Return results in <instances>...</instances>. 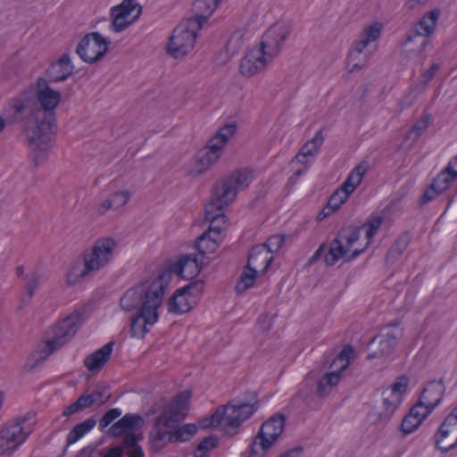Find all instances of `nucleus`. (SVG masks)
Returning a JSON list of instances; mask_svg holds the SVG:
<instances>
[{
  "instance_id": "obj_1",
  "label": "nucleus",
  "mask_w": 457,
  "mask_h": 457,
  "mask_svg": "<svg viewBox=\"0 0 457 457\" xmlns=\"http://www.w3.org/2000/svg\"><path fill=\"white\" fill-rule=\"evenodd\" d=\"M60 101V93L45 78L37 79L36 96L25 92L12 99L14 120L28 119L25 133L34 168L48 158L57 128L54 109Z\"/></svg>"
},
{
  "instance_id": "obj_2",
  "label": "nucleus",
  "mask_w": 457,
  "mask_h": 457,
  "mask_svg": "<svg viewBox=\"0 0 457 457\" xmlns=\"http://www.w3.org/2000/svg\"><path fill=\"white\" fill-rule=\"evenodd\" d=\"M293 30L292 22L283 21L274 23L263 34L259 47L251 49L242 59L240 72L252 77L264 69L267 62L277 56Z\"/></svg>"
},
{
  "instance_id": "obj_3",
  "label": "nucleus",
  "mask_w": 457,
  "mask_h": 457,
  "mask_svg": "<svg viewBox=\"0 0 457 457\" xmlns=\"http://www.w3.org/2000/svg\"><path fill=\"white\" fill-rule=\"evenodd\" d=\"M260 406L258 394L254 391H246L227 404L219 406L209 418L202 421V427L214 428L224 422V433L229 436L236 435L238 428L251 418Z\"/></svg>"
},
{
  "instance_id": "obj_4",
  "label": "nucleus",
  "mask_w": 457,
  "mask_h": 457,
  "mask_svg": "<svg viewBox=\"0 0 457 457\" xmlns=\"http://www.w3.org/2000/svg\"><path fill=\"white\" fill-rule=\"evenodd\" d=\"M191 392L186 390L177 395L155 418L154 424L149 433L151 448L154 452L162 450L170 441V429L186 418L188 411V401Z\"/></svg>"
},
{
  "instance_id": "obj_5",
  "label": "nucleus",
  "mask_w": 457,
  "mask_h": 457,
  "mask_svg": "<svg viewBox=\"0 0 457 457\" xmlns=\"http://www.w3.org/2000/svg\"><path fill=\"white\" fill-rule=\"evenodd\" d=\"M168 285V273L160 272L149 286L138 284L127 290L120 300V305L126 312L158 309Z\"/></svg>"
},
{
  "instance_id": "obj_6",
  "label": "nucleus",
  "mask_w": 457,
  "mask_h": 457,
  "mask_svg": "<svg viewBox=\"0 0 457 457\" xmlns=\"http://www.w3.org/2000/svg\"><path fill=\"white\" fill-rule=\"evenodd\" d=\"M116 242L112 237L97 239L92 246L91 253L84 254V269L78 274L77 268L68 275L69 284H74L79 278H84L92 271L98 270L107 265L113 256Z\"/></svg>"
},
{
  "instance_id": "obj_7",
  "label": "nucleus",
  "mask_w": 457,
  "mask_h": 457,
  "mask_svg": "<svg viewBox=\"0 0 457 457\" xmlns=\"http://www.w3.org/2000/svg\"><path fill=\"white\" fill-rule=\"evenodd\" d=\"M441 12L436 8L426 12L405 34L401 45L409 47V50L416 54H420L429 43V36L436 28Z\"/></svg>"
},
{
  "instance_id": "obj_8",
  "label": "nucleus",
  "mask_w": 457,
  "mask_h": 457,
  "mask_svg": "<svg viewBox=\"0 0 457 457\" xmlns=\"http://www.w3.org/2000/svg\"><path fill=\"white\" fill-rule=\"evenodd\" d=\"M286 416L278 412L261 426L260 431L250 445L248 457H264L267 451L283 432Z\"/></svg>"
},
{
  "instance_id": "obj_9",
  "label": "nucleus",
  "mask_w": 457,
  "mask_h": 457,
  "mask_svg": "<svg viewBox=\"0 0 457 457\" xmlns=\"http://www.w3.org/2000/svg\"><path fill=\"white\" fill-rule=\"evenodd\" d=\"M198 22L188 18L175 27L167 46V51L170 55L180 58L193 50L197 32L202 29Z\"/></svg>"
},
{
  "instance_id": "obj_10",
  "label": "nucleus",
  "mask_w": 457,
  "mask_h": 457,
  "mask_svg": "<svg viewBox=\"0 0 457 457\" xmlns=\"http://www.w3.org/2000/svg\"><path fill=\"white\" fill-rule=\"evenodd\" d=\"M237 195V192L227 178L217 182L212 187L211 201L205 206L204 218L225 223L224 209L235 200Z\"/></svg>"
},
{
  "instance_id": "obj_11",
  "label": "nucleus",
  "mask_w": 457,
  "mask_h": 457,
  "mask_svg": "<svg viewBox=\"0 0 457 457\" xmlns=\"http://www.w3.org/2000/svg\"><path fill=\"white\" fill-rule=\"evenodd\" d=\"M83 321L84 312L82 311H75L52 328L48 331L52 337L46 341L47 347L46 356L69 342L76 335Z\"/></svg>"
},
{
  "instance_id": "obj_12",
  "label": "nucleus",
  "mask_w": 457,
  "mask_h": 457,
  "mask_svg": "<svg viewBox=\"0 0 457 457\" xmlns=\"http://www.w3.org/2000/svg\"><path fill=\"white\" fill-rule=\"evenodd\" d=\"M203 291L204 281L201 279L191 281L185 287L178 288L168 300V312L174 314L189 312Z\"/></svg>"
},
{
  "instance_id": "obj_13",
  "label": "nucleus",
  "mask_w": 457,
  "mask_h": 457,
  "mask_svg": "<svg viewBox=\"0 0 457 457\" xmlns=\"http://www.w3.org/2000/svg\"><path fill=\"white\" fill-rule=\"evenodd\" d=\"M111 40L99 32H91L79 42L76 53L86 62L95 63L108 52Z\"/></svg>"
},
{
  "instance_id": "obj_14",
  "label": "nucleus",
  "mask_w": 457,
  "mask_h": 457,
  "mask_svg": "<svg viewBox=\"0 0 457 457\" xmlns=\"http://www.w3.org/2000/svg\"><path fill=\"white\" fill-rule=\"evenodd\" d=\"M433 438L435 448L442 453L457 447V405L443 420Z\"/></svg>"
},
{
  "instance_id": "obj_15",
  "label": "nucleus",
  "mask_w": 457,
  "mask_h": 457,
  "mask_svg": "<svg viewBox=\"0 0 457 457\" xmlns=\"http://www.w3.org/2000/svg\"><path fill=\"white\" fill-rule=\"evenodd\" d=\"M402 336L403 329L400 328V322L390 323L386 326L372 338L371 344L378 345V350L369 353L367 360L371 361L390 355L397 345V340Z\"/></svg>"
},
{
  "instance_id": "obj_16",
  "label": "nucleus",
  "mask_w": 457,
  "mask_h": 457,
  "mask_svg": "<svg viewBox=\"0 0 457 457\" xmlns=\"http://www.w3.org/2000/svg\"><path fill=\"white\" fill-rule=\"evenodd\" d=\"M203 268V262L198 259L196 254L188 253L181 255L175 262L170 263L167 269L161 272H167L169 281L171 274H176L181 278L188 279L196 276Z\"/></svg>"
},
{
  "instance_id": "obj_17",
  "label": "nucleus",
  "mask_w": 457,
  "mask_h": 457,
  "mask_svg": "<svg viewBox=\"0 0 457 457\" xmlns=\"http://www.w3.org/2000/svg\"><path fill=\"white\" fill-rule=\"evenodd\" d=\"M205 220L210 222L209 228L195 239V247L202 256L215 252L221 241V232L223 230L220 226L222 221L214 222L212 219Z\"/></svg>"
},
{
  "instance_id": "obj_18",
  "label": "nucleus",
  "mask_w": 457,
  "mask_h": 457,
  "mask_svg": "<svg viewBox=\"0 0 457 457\" xmlns=\"http://www.w3.org/2000/svg\"><path fill=\"white\" fill-rule=\"evenodd\" d=\"M341 238H343V235L339 233L330 243L329 250L324 258L326 265L328 267L335 265L340 259H343L345 262H350L364 252V249H356L348 253L347 247L343 245Z\"/></svg>"
},
{
  "instance_id": "obj_19",
  "label": "nucleus",
  "mask_w": 457,
  "mask_h": 457,
  "mask_svg": "<svg viewBox=\"0 0 457 457\" xmlns=\"http://www.w3.org/2000/svg\"><path fill=\"white\" fill-rule=\"evenodd\" d=\"M74 71V65L69 54H62V56L50 64L46 71V80L50 83H57L66 80Z\"/></svg>"
},
{
  "instance_id": "obj_20",
  "label": "nucleus",
  "mask_w": 457,
  "mask_h": 457,
  "mask_svg": "<svg viewBox=\"0 0 457 457\" xmlns=\"http://www.w3.org/2000/svg\"><path fill=\"white\" fill-rule=\"evenodd\" d=\"M145 424V420L139 414H125L117 422L113 423L108 434L113 437H120L131 432H136Z\"/></svg>"
},
{
  "instance_id": "obj_21",
  "label": "nucleus",
  "mask_w": 457,
  "mask_h": 457,
  "mask_svg": "<svg viewBox=\"0 0 457 457\" xmlns=\"http://www.w3.org/2000/svg\"><path fill=\"white\" fill-rule=\"evenodd\" d=\"M445 391V387L443 378H440L439 380H432L422 390L419 401L426 405V409H428V412H432L433 410L441 403Z\"/></svg>"
},
{
  "instance_id": "obj_22",
  "label": "nucleus",
  "mask_w": 457,
  "mask_h": 457,
  "mask_svg": "<svg viewBox=\"0 0 457 457\" xmlns=\"http://www.w3.org/2000/svg\"><path fill=\"white\" fill-rule=\"evenodd\" d=\"M158 309L137 312L130 324V334L133 337L144 338L148 332L147 325H154L157 322L159 315Z\"/></svg>"
},
{
  "instance_id": "obj_23",
  "label": "nucleus",
  "mask_w": 457,
  "mask_h": 457,
  "mask_svg": "<svg viewBox=\"0 0 457 457\" xmlns=\"http://www.w3.org/2000/svg\"><path fill=\"white\" fill-rule=\"evenodd\" d=\"M113 345L114 342H109L85 358L84 365L90 372L96 373L103 369V367L111 358Z\"/></svg>"
},
{
  "instance_id": "obj_24",
  "label": "nucleus",
  "mask_w": 457,
  "mask_h": 457,
  "mask_svg": "<svg viewBox=\"0 0 457 457\" xmlns=\"http://www.w3.org/2000/svg\"><path fill=\"white\" fill-rule=\"evenodd\" d=\"M35 413L34 412H27L26 414L22 416H19L15 419V422L12 424L8 425L7 427L4 428L3 429H9V430H14L13 428H17V431H15V436L14 440L17 442V447L21 445L28 436L31 432V426L35 423Z\"/></svg>"
},
{
  "instance_id": "obj_25",
  "label": "nucleus",
  "mask_w": 457,
  "mask_h": 457,
  "mask_svg": "<svg viewBox=\"0 0 457 457\" xmlns=\"http://www.w3.org/2000/svg\"><path fill=\"white\" fill-rule=\"evenodd\" d=\"M222 150L220 145L209 140L206 146L198 151L196 154L197 165L200 166L198 174L204 172L210 165L216 162L220 157Z\"/></svg>"
},
{
  "instance_id": "obj_26",
  "label": "nucleus",
  "mask_w": 457,
  "mask_h": 457,
  "mask_svg": "<svg viewBox=\"0 0 457 457\" xmlns=\"http://www.w3.org/2000/svg\"><path fill=\"white\" fill-rule=\"evenodd\" d=\"M272 256L269 254L265 246L259 244L251 249L248 254L246 268L252 267L257 271L259 269L262 271H265L272 262Z\"/></svg>"
},
{
  "instance_id": "obj_27",
  "label": "nucleus",
  "mask_w": 457,
  "mask_h": 457,
  "mask_svg": "<svg viewBox=\"0 0 457 457\" xmlns=\"http://www.w3.org/2000/svg\"><path fill=\"white\" fill-rule=\"evenodd\" d=\"M324 142V137L322 134V130L319 129L315 136L309 141H307L302 147L300 152L295 155V157L292 160V162L297 161L301 163H307V161L304 159L308 156L316 155L322 144Z\"/></svg>"
},
{
  "instance_id": "obj_28",
  "label": "nucleus",
  "mask_w": 457,
  "mask_h": 457,
  "mask_svg": "<svg viewBox=\"0 0 457 457\" xmlns=\"http://www.w3.org/2000/svg\"><path fill=\"white\" fill-rule=\"evenodd\" d=\"M219 3L215 0H195L193 4L194 16L189 18L192 21H199L200 27L212 15Z\"/></svg>"
},
{
  "instance_id": "obj_29",
  "label": "nucleus",
  "mask_w": 457,
  "mask_h": 457,
  "mask_svg": "<svg viewBox=\"0 0 457 457\" xmlns=\"http://www.w3.org/2000/svg\"><path fill=\"white\" fill-rule=\"evenodd\" d=\"M411 234L401 235L391 245L386 255V263L392 265L403 254L411 242Z\"/></svg>"
},
{
  "instance_id": "obj_30",
  "label": "nucleus",
  "mask_w": 457,
  "mask_h": 457,
  "mask_svg": "<svg viewBox=\"0 0 457 457\" xmlns=\"http://www.w3.org/2000/svg\"><path fill=\"white\" fill-rule=\"evenodd\" d=\"M96 423L97 420L93 416L74 426L67 436V445L75 444L82 438L87 433L94 428Z\"/></svg>"
},
{
  "instance_id": "obj_31",
  "label": "nucleus",
  "mask_w": 457,
  "mask_h": 457,
  "mask_svg": "<svg viewBox=\"0 0 457 457\" xmlns=\"http://www.w3.org/2000/svg\"><path fill=\"white\" fill-rule=\"evenodd\" d=\"M354 353V349L351 345H345L340 353L333 360L330 368H335L332 372L338 374L339 379L342 373L348 368L349 361Z\"/></svg>"
},
{
  "instance_id": "obj_32",
  "label": "nucleus",
  "mask_w": 457,
  "mask_h": 457,
  "mask_svg": "<svg viewBox=\"0 0 457 457\" xmlns=\"http://www.w3.org/2000/svg\"><path fill=\"white\" fill-rule=\"evenodd\" d=\"M226 178L228 180H230V183L233 185L236 191L238 192L239 190L246 188L250 185L253 179V175L249 169L241 168L234 170Z\"/></svg>"
},
{
  "instance_id": "obj_33",
  "label": "nucleus",
  "mask_w": 457,
  "mask_h": 457,
  "mask_svg": "<svg viewBox=\"0 0 457 457\" xmlns=\"http://www.w3.org/2000/svg\"><path fill=\"white\" fill-rule=\"evenodd\" d=\"M197 432V427L195 424L187 423L181 427L170 429V441L172 443L186 442L190 440Z\"/></svg>"
},
{
  "instance_id": "obj_34",
  "label": "nucleus",
  "mask_w": 457,
  "mask_h": 457,
  "mask_svg": "<svg viewBox=\"0 0 457 457\" xmlns=\"http://www.w3.org/2000/svg\"><path fill=\"white\" fill-rule=\"evenodd\" d=\"M366 171L367 170L362 164L357 165L342 184L341 187H343V190L352 194L361 184Z\"/></svg>"
},
{
  "instance_id": "obj_35",
  "label": "nucleus",
  "mask_w": 457,
  "mask_h": 457,
  "mask_svg": "<svg viewBox=\"0 0 457 457\" xmlns=\"http://www.w3.org/2000/svg\"><path fill=\"white\" fill-rule=\"evenodd\" d=\"M400 404L399 395H391L383 398L384 410L378 413L376 422L386 423Z\"/></svg>"
},
{
  "instance_id": "obj_36",
  "label": "nucleus",
  "mask_w": 457,
  "mask_h": 457,
  "mask_svg": "<svg viewBox=\"0 0 457 457\" xmlns=\"http://www.w3.org/2000/svg\"><path fill=\"white\" fill-rule=\"evenodd\" d=\"M136 0H123L120 4L113 6L111 12L128 18L129 15L137 10V15L133 20L137 19L142 12V6L135 2Z\"/></svg>"
},
{
  "instance_id": "obj_37",
  "label": "nucleus",
  "mask_w": 457,
  "mask_h": 457,
  "mask_svg": "<svg viewBox=\"0 0 457 457\" xmlns=\"http://www.w3.org/2000/svg\"><path fill=\"white\" fill-rule=\"evenodd\" d=\"M258 276V271L253 268H246L245 267L242 274L240 275L239 280L236 285V291L238 294H242L246 291L248 288L253 286L256 278Z\"/></svg>"
},
{
  "instance_id": "obj_38",
  "label": "nucleus",
  "mask_w": 457,
  "mask_h": 457,
  "mask_svg": "<svg viewBox=\"0 0 457 457\" xmlns=\"http://www.w3.org/2000/svg\"><path fill=\"white\" fill-rule=\"evenodd\" d=\"M237 131V124L230 122L221 127L216 134L210 139L215 145L220 146L223 149L227 142L231 138Z\"/></svg>"
},
{
  "instance_id": "obj_39",
  "label": "nucleus",
  "mask_w": 457,
  "mask_h": 457,
  "mask_svg": "<svg viewBox=\"0 0 457 457\" xmlns=\"http://www.w3.org/2000/svg\"><path fill=\"white\" fill-rule=\"evenodd\" d=\"M338 382H339V377L337 372L326 373L318 381L316 394L320 397L327 396L330 392L329 387L336 386Z\"/></svg>"
},
{
  "instance_id": "obj_40",
  "label": "nucleus",
  "mask_w": 457,
  "mask_h": 457,
  "mask_svg": "<svg viewBox=\"0 0 457 457\" xmlns=\"http://www.w3.org/2000/svg\"><path fill=\"white\" fill-rule=\"evenodd\" d=\"M14 430L9 429H1L0 430V455L5 453L8 451H14L17 448V442H15V431L17 428H13Z\"/></svg>"
},
{
  "instance_id": "obj_41",
  "label": "nucleus",
  "mask_w": 457,
  "mask_h": 457,
  "mask_svg": "<svg viewBox=\"0 0 457 457\" xmlns=\"http://www.w3.org/2000/svg\"><path fill=\"white\" fill-rule=\"evenodd\" d=\"M456 179L457 172H452L450 167H445L439 174H437L432 182L434 183V186L437 187L438 191L444 192Z\"/></svg>"
},
{
  "instance_id": "obj_42",
  "label": "nucleus",
  "mask_w": 457,
  "mask_h": 457,
  "mask_svg": "<svg viewBox=\"0 0 457 457\" xmlns=\"http://www.w3.org/2000/svg\"><path fill=\"white\" fill-rule=\"evenodd\" d=\"M218 441V437L212 435L204 437L197 445L195 457H209L208 453L217 447Z\"/></svg>"
},
{
  "instance_id": "obj_43",
  "label": "nucleus",
  "mask_w": 457,
  "mask_h": 457,
  "mask_svg": "<svg viewBox=\"0 0 457 457\" xmlns=\"http://www.w3.org/2000/svg\"><path fill=\"white\" fill-rule=\"evenodd\" d=\"M24 279L26 280V293L29 295V298H33L35 291L41 280V272L38 269H35L30 273L26 274V276H24Z\"/></svg>"
},
{
  "instance_id": "obj_44",
  "label": "nucleus",
  "mask_w": 457,
  "mask_h": 457,
  "mask_svg": "<svg viewBox=\"0 0 457 457\" xmlns=\"http://www.w3.org/2000/svg\"><path fill=\"white\" fill-rule=\"evenodd\" d=\"M383 221L382 217L374 216L368 219L361 227V229H365L366 238L368 242L366 244V247L370 245V240L375 236L377 230L381 226Z\"/></svg>"
},
{
  "instance_id": "obj_45",
  "label": "nucleus",
  "mask_w": 457,
  "mask_h": 457,
  "mask_svg": "<svg viewBox=\"0 0 457 457\" xmlns=\"http://www.w3.org/2000/svg\"><path fill=\"white\" fill-rule=\"evenodd\" d=\"M351 194H348V192L344 191L343 187H339L329 197L328 201V207L332 212L337 211L341 205L347 200L348 196Z\"/></svg>"
},
{
  "instance_id": "obj_46",
  "label": "nucleus",
  "mask_w": 457,
  "mask_h": 457,
  "mask_svg": "<svg viewBox=\"0 0 457 457\" xmlns=\"http://www.w3.org/2000/svg\"><path fill=\"white\" fill-rule=\"evenodd\" d=\"M421 420L415 419L406 414L402 421L400 430L402 432V436L405 437L407 435L414 432L421 425Z\"/></svg>"
},
{
  "instance_id": "obj_47",
  "label": "nucleus",
  "mask_w": 457,
  "mask_h": 457,
  "mask_svg": "<svg viewBox=\"0 0 457 457\" xmlns=\"http://www.w3.org/2000/svg\"><path fill=\"white\" fill-rule=\"evenodd\" d=\"M112 22L109 26V29L115 33H120L124 31L129 25L134 21H128V18H123L120 15H117L115 13L111 12Z\"/></svg>"
},
{
  "instance_id": "obj_48",
  "label": "nucleus",
  "mask_w": 457,
  "mask_h": 457,
  "mask_svg": "<svg viewBox=\"0 0 457 457\" xmlns=\"http://www.w3.org/2000/svg\"><path fill=\"white\" fill-rule=\"evenodd\" d=\"M284 242H285V236L280 235V234H276V235L270 237L266 242H264L263 244H261V245L265 246V248L269 252V254H270L272 253L278 252L283 245Z\"/></svg>"
},
{
  "instance_id": "obj_49",
  "label": "nucleus",
  "mask_w": 457,
  "mask_h": 457,
  "mask_svg": "<svg viewBox=\"0 0 457 457\" xmlns=\"http://www.w3.org/2000/svg\"><path fill=\"white\" fill-rule=\"evenodd\" d=\"M121 415V411L118 408H113L106 411L104 416L99 420L98 427L101 431H104L109 425H111L117 418Z\"/></svg>"
},
{
  "instance_id": "obj_50",
  "label": "nucleus",
  "mask_w": 457,
  "mask_h": 457,
  "mask_svg": "<svg viewBox=\"0 0 457 457\" xmlns=\"http://www.w3.org/2000/svg\"><path fill=\"white\" fill-rule=\"evenodd\" d=\"M381 29L379 23H373L364 29L361 37L370 43L376 41L380 37Z\"/></svg>"
},
{
  "instance_id": "obj_51",
  "label": "nucleus",
  "mask_w": 457,
  "mask_h": 457,
  "mask_svg": "<svg viewBox=\"0 0 457 457\" xmlns=\"http://www.w3.org/2000/svg\"><path fill=\"white\" fill-rule=\"evenodd\" d=\"M130 193L128 190L117 191L113 193L110 197L113 209H119L124 206L130 199Z\"/></svg>"
},
{
  "instance_id": "obj_52",
  "label": "nucleus",
  "mask_w": 457,
  "mask_h": 457,
  "mask_svg": "<svg viewBox=\"0 0 457 457\" xmlns=\"http://www.w3.org/2000/svg\"><path fill=\"white\" fill-rule=\"evenodd\" d=\"M89 395L94 399V403H98L99 404L105 403L111 398L109 387L105 386L94 390Z\"/></svg>"
},
{
  "instance_id": "obj_53",
  "label": "nucleus",
  "mask_w": 457,
  "mask_h": 457,
  "mask_svg": "<svg viewBox=\"0 0 457 457\" xmlns=\"http://www.w3.org/2000/svg\"><path fill=\"white\" fill-rule=\"evenodd\" d=\"M441 193L443 192L438 191L437 187L434 186V183L432 182L431 185L423 192L419 203L420 205H425L436 199Z\"/></svg>"
},
{
  "instance_id": "obj_54",
  "label": "nucleus",
  "mask_w": 457,
  "mask_h": 457,
  "mask_svg": "<svg viewBox=\"0 0 457 457\" xmlns=\"http://www.w3.org/2000/svg\"><path fill=\"white\" fill-rule=\"evenodd\" d=\"M430 413L431 412H428V409H426V405L420 401H418V403L411 408L408 415L417 420L420 419L422 422Z\"/></svg>"
},
{
  "instance_id": "obj_55",
  "label": "nucleus",
  "mask_w": 457,
  "mask_h": 457,
  "mask_svg": "<svg viewBox=\"0 0 457 457\" xmlns=\"http://www.w3.org/2000/svg\"><path fill=\"white\" fill-rule=\"evenodd\" d=\"M409 383L407 376H401L391 386V395H398L405 392Z\"/></svg>"
},
{
  "instance_id": "obj_56",
  "label": "nucleus",
  "mask_w": 457,
  "mask_h": 457,
  "mask_svg": "<svg viewBox=\"0 0 457 457\" xmlns=\"http://www.w3.org/2000/svg\"><path fill=\"white\" fill-rule=\"evenodd\" d=\"M440 65L438 63H433L430 68L422 73V81L419 84L420 90H424L428 84L433 79L436 73L439 71Z\"/></svg>"
},
{
  "instance_id": "obj_57",
  "label": "nucleus",
  "mask_w": 457,
  "mask_h": 457,
  "mask_svg": "<svg viewBox=\"0 0 457 457\" xmlns=\"http://www.w3.org/2000/svg\"><path fill=\"white\" fill-rule=\"evenodd\" d=\"M365 61H366L365 55L362 56V54H361V57L351 58L350 53H349L348 56H347L348 71L350 72H354V71H360L363 67Z\"/></svg>"
},
{
  "instance_id": "obj_58",
  "label": "nucleus",
  "mask_w": 457,
  "mask_h": 457,
  "mask_svg": "<svg viewBox=\"0 0 457 457\" xmlns=\"http://www.w3.org/2000/svg\"><path fill=\"white\" fill-rule=\"evenodd\" d=\"M420 87L419 85L414 86L411 88V90L406 94V96L402 100L403 105L409 107L412 104V103L416 100L420 92H421Z\"/></svg>"
},
{
  "instance_id": "obj_59",
  "label": "nucleus",
  "mask_w": 457,
  "mask_h": 457,
  "mask_svg": "<svg viewBox=\"0 0 457 457\" xmlns=\"http://www.w3.org/2000/svg\"><path fill=\"white\" fill-rule=\"evenodd\" d=\"M370 42L361 37L360 40L355 42L354 48L350 51V57H361L364 49L368 46Z\"/></svg>"
},
{
  "instance_id": "obj_60",
  "label": "nucleus",
  "mask_w": 457,
  "mask_h": 457,
  "mask_svg": "<svg viewBox=\"0 0 457 457\" xmlns=\"http://www.w3.org/2000/svg\"><path fill=\"white\" fill-rule=\"evenodd\" d=\"M429 118V115H423L420 120L412 126L411 132H415L416 136L419 137L420 132L427 129Z\"/></svg>"
},
{
  "instance_id": "obj_61",
  "label": "nucleus",
  "mask_w": 457,
  "mask_h": 457,
  "mask_svg": "<svg viewBox=\"0 0 457 457\" xmlns=\"http://www.w3.org/2000/svg\"><path fill=\"white\" fill-rule=\"evenodd\" d=\"M124 445L128 448V450L132 449L134 447L138 446V436L135 434V432L129 433L124 435Z\"/></svg>"
},
{
  "instance_id": "obj_62",
  "label": "nucleus",
  "mask_w": 457,
  "mask_h": 457,
  "mask_svg": "<svg viewBox=\"0 0 457 457\" xmlns=\"http://www.w3.org/2000/svg\"><path fill=\"white\" fill-rule=\"evenodd\" d=\"M327 248V245L325 243H322L321 245H320V246L318 247V249L315 251V253L312 254V257H310V259L308 260V262L306 263L305 266H312L317 261H319L321 256L323 255L325 250Z\"/></svg>"
},
{
  "instance_id": "obj_63",
  "label": "nucleus",
  "mask_w": 457,
  "mask_h": 457,
  "mask_svg": "<svg viewBox=\"0 0 457 457\" xmlns=\"http://www.w3.org/2000/svg\"><path fill=\"white\" fill-rule=\"evenodd\" d=\"M83 409L81 408L80 402H79L77 399L74 403H72L63 410L62 416L69 417L74 413L81 411Z\"/></svg>"
},
{
  "instance_id": "obj_64",
  "label": "nucleus",
  "mask_w": 457,
  "mask_h": 457,
  "mask_svg": "<svg viewBox=\"0 0 457 457\" xmlns=\"http://www.w3.org/2000/svg\"><path fill=\"white\" fill-rule=\"evenodd\" d=\"M303 452V448L302 446H295L283 453L279 457H300Z\"/></svg>"
}]
</instances>
